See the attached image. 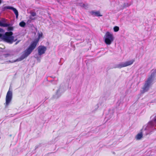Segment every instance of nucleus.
I'll return each instance as SVG.
<instances>
[{"mask_svg":"<svg viewBox=\"0 0 156 156\" xmlns=\"http://www.w3.org/2000/svg\"><path fill=\"white\" fill-rule=\"evenodd\" d=\"M2 0H0V4L2 3Z\"/></svg>","mask_w":156,"mask_h":156,"instance_id":"25","label":"nucleus"},{"mask_svg":"<svg viewBox=\"0 0 156 156\" xmlns=\"http://www.w3.org/2000/svg\"><path fill=\"white\" fill-rule=\"evenodd\" d=\"M37 49L38 55L41 56L45 53L47 48L44 46L40 45L38 47Z\"/></svg>","mask_w":156,"mask_h":156,"instance_id":"10","label":"nucleus"},{"mask_svg":"<svg viewBox=\"0 0 156 156\" xmlns=\"http://www.w3.org/2000/svg\"><path fill=\"white\" fill-rule=\"evenodd\" d=\"M66 89V87L64 84H62L60 86L59 89L57 90L55 95H53V98L57 99L59 98L62 94L63 93Z\"/></svg>","mask_w":156,"mask_h":156,"instance_id":"7","label":"nucleus"},{"mask_svg":"<svg viewBox=\"0 0 156 156\" xmlns=\"http://www.w3.org/2000/svg\"><path fill=\"white\" fill-rule=\"evenodd\" d=\"M37 35L38 37L37 38L32 41L30 44L24 51V53L20 58L15 60L14 61V62L22 61L31 54L33 51L36 48L40 39L42 37L43 35V33L41 32L40 33L38 32L37 33Z\"/></svg>","mask_w":156,"mask_h":156,"instance_id":"1","label":"nucleus"},{"mask_svg":"<svg viewBox=\"0 0 156 156\" xmlns=\"http://www.w3.org/2000/svg\"><path fill=\"white\" fill-rule=\"evenodd\" d=\"M98 106H97V108H98Z\"/></svg>","mask_w":156,"mask_h":156,"instance_id":"31","label":"nucleus"},{"mask_svg":"<svg viewBox=\"0 0 156 156\" xmlns=\"http://www.w3.org/2000/svg\"><path fill=\"white\" fill-rule=\"evenodd\" d=\"M110 69V68H109L108 67V68H107V70H109Z\"/></svg>","mask_w":156,"mask_h":156,"instance_id":"26","label":"nucleus"},{"mask_svg":"<svg viewBox=\"0 0 156 156\" xmlns=\"http://www.w3.org/2000/svg\"><path fill=\"white\" fill-rule=\"evenodd\" d=\"M121 104V102L119 101L117 103V105H118L119 106Z\"/></svg>","mask_w":156,"mask_h":156,"instance_id":"23","label":"nucleus"},{"mask_svg":"<svg viewBox=\"0 0 156 156\" xmlns=\"http://www.w3.org/2000/svg\"><path fill=\"white\" fill-rule=\"evenodd\" d=\"M12 97V92L9 90L7 92L5 99V106H8L11 102Z\"/></svg>","mask_w":156,"mask_h":156,"instance_id":"9","label":"nucleus"},{"mask_svg":"<svg viewBox=\"0 0 156 156\" xmlns=\"http://www.w3.org/2000/svg\"><path fill=\"white\" fill-rule=\"evenodd\" d=\"M10 56V54H3L2 55V57L3 58H6L9 56Z\"/></svg>","mask_w":156,"mask_h":156,"instance_id":"19","label":"nucleus"},{"mask_svg":"<svg viewBox=\"0 0 156 156\" xmlns=\"http://www.w3.org/2000/svg\"><path fill=\"white\" fill-rule=\"evenodd\" d=\"M30 19H31V20H34V19H32V18H31V17H30Z\"/></svg>","mask_w":156,"mask_h":156,"instance_id":"30","label":"nucleus"},{"mask_svg":"<svg viewBox=\"0 0 156 156\" xmlns=\"http://www.w3.org/2000/svg\"><path fill=\"white\" fill-rule=\"evenodd\" d=\"M35 147H36V149L37 148H38V146H36Z\"/></svg>","mask_w":156,"mask_h":156,"instance_id":"28","label":"nucleus"},{"mask_svg":"<svg viewBox=\"0 0 156 156\" xmlns=\"http://www.w3.org/2000/svg\"><path fill=\"white\" fill-rule=\"evenodd\" d=\"M90 14L93 16H96L98 17L102 16V15L100 14L99 11H96L95 10H92L90 12Z\"/></svg>","mask_w":156,"mask_h":156,"instance_id":"13","label":"nucleus"},{"mask_svg":"<svg viewBox=\"0 0 156 156\" xmlns=\"http://www.w3.org/2000/svg\"><path fill=\"white\" fill-rule=\"evenodd\" d=\"M27 22H31V21H30V20H28L27 21Z\"/></svg>","mask_w":156,"mask_h":156,"instance_id":"29","label":"nucleus"},{"mask_svg":"<svg viewBox=\"0 0 156 156\" xmlns=\"http://www.w3.org/2000/svg\"><path fill=\"white\" fill-rule=\"evenodd\" d=\"M30 13L32 16L34 17L36 15V13L35 12H31Z\"/></svg>","mask_w":156,"mask_h":156,"instance_id":"20","label":"nucleus"},{"mask_svg":"<svg viewBox=\"0 0 156 156\" xmlns=\"http://www.w3.org/2000/svg\"><path fill=\"white\" fill-rule=\"evenodd\" d=\"M10 26L7 27V30L8 31H12L14 29L13 27L12 26V25L11 23H10Z\"/></svg>","mask_w":156,"mask_h":156,"instance_id":"15","label":"nucleus"},{"mask_svg":"<svg viewBox=\"0 0 156 156\" xmlns=\"http://www.w3.org/2000/svg\"><path fill=\"white\" fill-rule=\"evenodd\" d=\"M19 25L21 27H24L26 25V23L24 21H22L20 23Z\"/></svg>","mask_w":156,"mask_h":156,"instance_id":"14","label":"nucleus"},{"mask_svg":"<svg viewBox=\"0 0 156 156\" xmlns=\"http://www.w3.org/2000/svg\"><path fill=\"white\" fill-rule=\"evenodd\" d=\"M151 120L149 122H150V125L152 127H153L154 130L156 129L155 127L156 126V115L153 118V116L150 117Z\"/></svg>","mask_w":156,"mask_h":156,"instance_id":"12","label":"nucleus"},{"mask_svg":"<svg viewBox=\"0 0 156 156\" xmlns=\"http://www.w3.org/2000/svg\"><path fill=\"white\" fill-rule=\"evenodd\" d=\"M5 32V30L3 29L0 28V33H4Z\"/></svg>","mask_w":156,"mask_h":156,"instance_id":"22","label":"nucleus"},{"mask_svg":"<svg viewBox=\"0 0 156 156\" xmlns=\"http://www.w3.org/2000/svg\"><path fill=\"white\" fill-rule=\"evenodd\" d=\"M130 5V4L128 3H125L123 5L122 8L124 9L125 8H126L128 7Z\"/></svg>","mask_w":156,"mask_h":156,"instance_id":"17","label":"nucleus"},{"mask_svg":"<svg viewBox=\"0 0 156 156\" xmlns=\"http://www.w3.org/2000/svg\"><path fill=\"white\" fill-rule=\"evenodd\" d=\"M134 61L135 60L133 59L125 62H121L119 64H115L113 68H118L120 69L122 68L131 65Z\"/></svg>","mask_w":156,"mask_h":156,"instance_id":"6","label":"nucleus"},{"mask_svg":"<svg viewBox=\"0 0 156 156\" xmlns=\"http://www.w3.org/2000/svg\"><path fill=\"white\" fill-rule=\"evenodd\" d=\"M12 31H7L4 34L0 33V39L4 42L11 44L16 41L17 39H15Z\"/></svg>","mask_w":156,"mask_h":156,"instance_id":"4","label":"nucleus"},{"mask_svg":"<svg viewBox=\"0 0 156 156\" xmlns=\"http://www.w3.org/2000/svg\"><path fill=\"white\" fill-rule=\"evenodd\" d=\"M107 116L108 115L106 116V117L105 118V120H106V121H107L109 119H107Z\"/></svg>","mask_w":156,"mask_h":156,"instance_id":"24","label":"nucleus"},{"mask_svg":"<svg viewBox=\"0 0 156 156\" xmlns=\"http://www.w3.org/2000/svg\"><path fill=\"white\" fill-rule=\"evenodd\" d=\"M150 122H148L147 125L143 126L140 132L138 133L136 136V140H140L143 137V134L147 135L151 134L154 130V127L150 125Z\"/></svg>","mask_w":156,"mask_h":156,"instance_id":"2","label":"nucleus"},{"mask_svg":"<svg viewBox=\"0 0 156 156\" xmlns=\"http://www.w3.org/2000/svg\"><path fill=\"white\" fill-rule=\"evenodd\" d=\"M41 56L38 55H35L34 57L37 59V60L39 62H40L41 60Z\"/></svg>","mask_w":156,"mask_h":156,"instance_id":"16","label":"nucleus"},{"mask_svg":"<svg viewBox=\"0 0 156 156\" xmlns=\"http://www.w3.org/2000/svg\"><path fill=\"white\" fill-rule=\"evenodd\" d=\"M10 23L7 22V20L5 19H3L0 20V27H7L10 26Z\"/></svg>","mask_w":156,"mask_h":156,"instance_id":"11","label":"nucleus"},{"mask_svg":"<svg viewBox=\"0 0 156 156\" xmlns=\"http://www.w3.org/2000/svg\"><path fill=\"white\" fill-rule=\"evenodd\" d=\"M18 42H19V41H17V42H16V43H15V44H16H16H17L18 43Z\"/></svg>","mask_w":156,"mask_h":156,"instance_id":"27","label":"nucleus"},{"mask_svg":"<svg viewBox=\"0 0 156 156\" xmlns=\"http://www.w3.org/2000/svg\"><path fill=\"white\" fill-rule=\"evenodd\" d=\"M79 5L82 7H84L85 6V5L83 3H79Z\"/></svg>","mask_w":156,"mask_h":156,"instance_id":"21","label":"nucleus"},{"mask_svg":"<svg viewBox=\"0 0 156 156\" xmlns=\"http://www.w3.org/2000/svg\"><path fill=\"white\" fill-rule=\"evenodd\" d=\"M7 9H10L12 10L15 14L16 18V19L18 18L19 13L18 10L16 8H14L13 7L9 5L3 6L2 9V11H4Z\"/></svg>","mask_w":156,"mask_h":156,"instance_id":"8","label":"nucleus"},{"mask_svg":"<svg viewBox=\"0 0 156 156\" xmlns=\"http://www.w3.org/2000/svg\"><path fill=\"white\" fill-rule=\"evenodd\" d=\"M151 72V75L145 82L144 87L142 88V90H141L142 94H144L147 92L149 90L150 87L152 85V83L156 75V69L152 70Z\"/></svg>","mask_w":156,"mask_h":156,"instance_id":"3","label":"nucleus"},{"mask_svg":"<svg viewBox=\"0 0 156 156\" xmlns=\"http://www.w3.org/2000/svg\"><path fill=\"white\" fill-rule=\"evenodd\" d=\"M113 30L114 32H118L119 30V27L118 26H115L113 28Z\"/></svg>","mask_w":156,"mask_h":156,"instance_id":"18","label":"nucleus"},{"mask_svg":"<svg viewBox=\"0 0 156 156\" xmlns=\"http://www.w3.org/2000/svg\"><path fill=\"white\" fill-rule=\"evenodd\" d=\"M114 38L113 34L109 32L106 33L104 37V42L107 45H110L113 41Z\"/></svg>","mask_w":156,"mask_h":156,"instance_id":"5","label":"nucleus"}]
</instances>
